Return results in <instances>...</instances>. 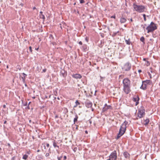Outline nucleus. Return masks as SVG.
I'll return each mask as SVG.
<instances>
[{
    "instance_id": "nucleus-47",
    "label": "nucleus",
    "mask_w": 160,
    "mask_h": 160,
    "mask_svg": "<svg viewBox=\"0 0 160 160\" xmlns=\"http://www.w3.org/2000/svg\"><path fill=\"white\" fill-rule=\"evenodd\" d=\"M44 148H45V146H44Z\"/></svg>"
},
{
    "instance_id": "nucleus-43",
    "label": "nucleus",
    "mask_w": 160,
    "mask_h": 160,
    "mask_svg": "<svg viewBox=\"0 0 160 160\" xmlns=\"http://www.w3.org/2000/svg\"><path fill=\"white\" fill-rule=\"evenodd\" d=\"M58 116H55V118H58Z\"/></svg>"
},
{
    "instance_id": "nucleus-26",
    "label": "nucleus",
    "mask_w": 160,
    "mask_h": 160,
    "mask_svg": "<svg viewBox=\"0 0 160 160\" xmlns=\"http://www.w3.org/2000/svg\"><path fill=\"white\" fill-rule=\"evenodd\" d=\"M49 156V154L48 153H46V155H45V156L46 157H48Z\"/></svg>"
},
{
    "instance_id": "nucleus-39",
    "label": "nucleus",
    "mask_w": 160,
    "mask_h": 160,
    "mask_svg": "<svg viewBox=\"0 0 160 160\" xmlns=\"http://www.w3.org/2000/svg\"><path fill=\"white\" fill-rule=\"evenodd\" d=\"M143 60L145 61L146 60V58H143Z\"/></svg>"
},
{
    "instance_id": "nucleus-25",
    "label": "nucleus",
    "mask_w": 160,
    "mask_h": 160,
    "mask_svg": "<svg viewBox=\"0 0 160 160\" xmlns=\"http://www.w3.org/2000/svg\"><path fill=\"white\" fill-rule=\"evenodd\" d=\"M143 17L144 18V20L145 21H146V15L145 14H143Z\"/></svg>"
},
{
    "instance_id": "nucleus-31",
    "label": "nucleus",
    "mask_w": 160,
    "mask_h": 160,
    "mask_svg": "<svg viewBox=\"0 0 160 160\" xmlns=\"http://www.w3.org/2000/svg\"><path fill=\"white\" fill-rule=\"evenodd\" d=\"M100 77L101 78V79H100V81H102V79H103L104 78L103 77H102L101 76H100Z\"/></svg>"
},
{
    "instance_id": "nucleus-27",
    "label": "nucleus",
    "mask_w": 160,
    "mask_h": 160,
    "mask_svg": "<svg viewBox=\"0 0 160 160\" xmlns=\"http://www.w3.org/2000/svg\"><path fill=\"white\" fill-rule=\"evenodd\" d=\"M46 70H47L46 69H43L42 72H45L46 71Z\"/></svg>"
},
{
    "instance_id": "nucleus-5",
    "label": "nucleus",
    "mask_w": 160,
    "mask_h": 160,
    "mask_svg": "<svg viewBox=\"0 0 160 160\" xmlns=\"http://www.w3.org/2000/svg\"><path fill=\"white\" fill-rule=\"evenodd\" d=\"M117 158V153L116 151H114L112 152L109 156V159L107 160H116Z\"/></svg>"
},
{
    "instance_id": "nucleus-12",
    "label": "nucleus",
    "mask_w": 160,
    "mask_h": 160,
    "mask_svg": "<svg viewBox=\"0 0 160 160\" xmlns=\"http://www.w3.org/2000/svg\"><path fill=\"white\" fill-rule=\"evenodd\" d=\"M146 84L145 82H143L142 85L141 87V88L144 90L146 89Z\"/></svg>"
},
{
    "instance_id": "nucleus-19",
    "label": "nucleus",
    "mask_w": 160,
    "mask_h": 160,
    "mask_svg": "<svg viewBox=\"0 0 160 160\" xmlns=\"http://www.w3.org/2000/svg\"><path fill=\"white\" fill-rule=\"evenodd\" d=\"M78 118V116L77 115H76L75 116V118L74 119V123H75V122H76L77 121Z\"/></svg>"
},
{
    "instance_id": "nucleus-51",
    "label": "nucleus",
    "mask_w": 160,
    "mask_h": 160,
    "mask_svg": "<svg viewBox=\"0 0 160 160\" xmlns=\"http://www.w3.org/2000/svg\"><path fill=\"white\" fill-rule=\"evenodd\" d=\"M7 68H8V66H7Z\"/></svg>"
},
{
    "instance_id": "nucleus-33",
    "label": "nucleus",
    "mask_w": 160,
    "mask_h": 160,
    "mask_svg": "<svg viewBox=\"0 0 160 160\" xmlns=\"http://www.w3.org/2000/svg\"><path fill=\"white\" fill-rule=\"evenodd\" d=\"M111 18H115V15L112 16L111 17Z\"/></svg>"
},
{
    "instance_id": "nucleus-24",
    "label": "nucleus",
    "mask_w": 160,
    "mask_h": 160,
    "mask_svg": "<svg viewBox=\"0 0 160 160\" xmlns=\"http://www.w3.org/2000/svg\"><path fill=\"white\" fill-rule=\"evenodd\" d=\"M80 3H82L84 2V0H79Z\"/></svg>"
},
{
    "instance_id": "nucleus-50",
    "label": "nucleus",
    "mask_w": 160,
    "mask_h": 160,
    "mask_svg": "<svg viewBox=\"0 0 160 160\" xmlns=\"http://www.w3.org/2000/svg\"><path fill=\"white\" fill-rule=\"evenodd\" d=\"M25 86H27V85L26 84H25Z\"/></svg>"
},
{
    "instance_id": "nucleus-8",
    "label": "nucleus",
    "mask_w": 160,
    "mask_h": 160,
    "mask_svg": "<svg viewBox=\"0 0 160 160\" xmlns=\"http://www.w3.org/2000/svg\"><path fill=\"white\" fill-rule=\"evenodd\" d=\"M139 98L137 96H135L133 98V100L136 102L135 105H137L138 103Z\"/></svg>"
},
{
    "instance_id": "nucleus-7",
    "label": "nucleus",
    "mask_w": 160,
    "mask_h": 160,
    "mask_svg": "<svg viewBox=\"0 0 160 160\" xmlns=\"http://www.w3.org/2000/svg\"><path fill=\"white\" fill-rule=\"evenodd\" d=\"M144 114V111L143 110H139L138 111V116L140 118H142Z\"/></svg>"
},
{
    "instance_id": "nucleus-10",
    "label": "nucleus",
    "mask_w": 160,
    "mask_h": 160,
    "mask_svg": "<svg viewBox=\"0 0 160 160\" xmlns=\"http://www.w3.org/2000/svg\"><path fill=\"white\" fill-rule=\"evenodd\" d=\"M72 76L73 78L76 79H80L82 78V76L80 74H73Z\"/></svg>"
},
{
    "instance_id": "nucleus-37",
    "label": "nucleus",
    "mask_w": 160,
    "mask_h": 160,
    "mask_svg": "<svg viewBox=\"0 0 160 160\" xmlns=\"http://www.w3.org/2000/svg\"><path fill=\"white\" fill-rule=\"evenodd\" d=\"M142 72V71H141V70H138V72L139 73H140V72Z\"/></svg>"
},
{
    "instance_id": "nucleus-4",
    "label": "nucleus",
    "mask_w": 160,
    "mask_h": 160,
    "mask_svg": "<svg viewBox=\"0 0 160 160\" xmlns=\"http://www.w3.org/2000/svg\"><path fill=\"white\" fill-rule=\"evenodd\" d=\"M133 8L136 11L139 12H143L145 9V7L144 6L138 5L135 4H133Z\"/></svg>"
},
{
    "instance_id": "nucleus-42",
    "label": "nucleus",
    "mask_w": 160,
    "mask_h": 160,
    "mask_svg": "<svg viewBox=\"0 0 160 160\" xmlns=\"http://www.w3.org/2000/svg\"><path fill=\"white\" fill-rule=\"evenodd\" d=\"M130 21H131V22H132V19H130Z\"/></svg>"
},
{
    "instance_id": "nucleus-13",
    "label": "nucleus",
    "mask_w": 160,
    "mask_h": 160,
    "mask_svg": "<svg viewBox=\"0 0 160 160\" xmlns=\"http://www.w3.org/2000/svg\"><path fill=\"white\" fill-rule=\"evenodd\" d=\"M126 21V19L123 17H122L120 19V22L121 23H124Z\"/></svg>"
},
{
    "instance_id": "nucleus-17",
    "label": "nucleus",
    "mask_w": 160,
    "mask_h": 160,
    "mask_svg": "<svg viewBox=\"0 0 160 160\" xmlns=\"http://www.w3.org/2000/svg\"><path fill=\"white\" fill-rule=\"evenodd\" d=\"M149 122V120L148 119H147L145 120V121H144L145 123H144V124L146 126L148 124Z\"/></svg>"
},
{
    "instance_id": "nucleus-16",
    "label": "nucleus",
    "mask_w": 160,
    "mask_h": 160,
    "mask_svg": "<svg viewBox=\"0 0 160 160\" xmlns=\"http://www.w3.org/2000/svg\"><path fill=\"white\" fill-rule=\"evenodd\" d=\"M61 74L64 77H65L66 75V74L65 73V71L63 70L61 71Z\"/></svg>"
},
{
    "instance_id": "nucleus-9",
    "label": "nucleus",
    "mask_w": 160,
    "mask_h": 160,
    "mask_svg": "<svg viewBox=\"0 0 160 160\" xmlns=\"http://www.w3.org/2000/svg\"><path fill=\"white\" fill-rule=\"evenodd\" d=\"M111 108L110 106H108L106 104L105 105V106L102 108L103 112H105L107 110L110 109Z\"/></svg>"
},
{
    "instance_id": "nucleus-20",
    "label": "nucleus",
    "mask_w": 160,
    "mask_h": 160,
    "mask_svg": "<svg viewBox=\"0 0 160 160\" xmlns=\"http://www.w3.org/2000/svg\"><path fill=\"white\" fill-rule=\"evenodd\" d=\"M53 146L54 148H56V147H58V148H59V146H57V143L56 142L54 141L53 142Z\"/></svg>"
},
{
    "instance_id": "nucleus-48",
    "label": "nucleus",
    "mask_w": 160,
    "mask_h": 160,
    "mask_svg": "<svg viewBox=\"0 0 160 160\" xmlns=\"http://www.w3.org/2000/svg\"><path fill=\"white\" fill-rule=\"evenodd\" d=\"M39 150H38L37 151H38V152H39Z\"/></svg>"
},
{
    "instance_id": "nucleus-32",
    "label": "nucleus",
    "mask_w": 160,
    "mask_h": 160,
    "mask_svg": "<svg viewBox=\"0 0 160 160\" xmlns=\"http://www.w3.org/2000/svg\"><path fill=\"white\" fill-rule=\"evenodd\" d=\"M76 105H77V104H79V103L78 102V101H76Z\"/></svg>"
},
{
    "instance_id": "nucleus-46",
    "label": "nucleus",
    "mask_w": 160,
    "mask_h": 160,
    "mask_svg": "<svg viewBox=\"0 0 160 160\" xmlns=\"http://www.w3.org/2000/svg\"><path fill=\"white\" fill-rule=\"evenodd\" d=\"M5 107V105H4L3 107Z\"/></svg>"
},
{
    "instance_id": "nucleus-15",
    "label": "nucleus",
    "mask_w": 160,
    "mask_h": 160,
    "mask_svg": "<svg viewBox=\"0 0 160 160\" xmlns=\"http://www.w3.org/2000/svg\"><path fill=\"white\" fill-rule=\"evenodd\" d=\"M86 106L88 108H90L92 107V103L91 102H87L86 103Z\"/></svg>"
},
{
    "instance_id": "nucleus-28",
    "label": "nucleus",
    "mask_w": 160,
    "mask_h": 160,
    "mask_svg": "<svg viewBox=\"0 0 160 160\" xmlns=\"http://www.w3.org/2000/svg\"><path fill=\"white\" fill-rule=\"evenodd\" d=\"M62 158V156L60 157H58V160H61V159Z\"/></svg>"
},
{
    "instance_id": "nucleus-34",
    "label": "nucleus",
    "mask_w": 160,
    "mask_h": 160,
    "mask_svg": "<svg viewBox=\"0 0 160 160\" xmlns=\"http://www.w3.org/2000/svg\"><path fill=\"white\" fill-rule=\"evenodd\" d=\"M66 158H67V157H66V156H64V157H63V159H64V160H66Z\"/></svg>"
},
{
    "instance_id": "nucleus-21",
    "label": "nucleus",
    "mask_w": 160,
    "mask_h": 160,
    "mask_svg": "<svg viewBox=\"0 0 160 160\" xmlns=\"http://www.w3.org/2000/svg\"><path fill=\"white\" fill-rule=\"evenodd\" d=\"M22 74L24 76V77H22V81L23 82H24L25 80V77L27 76V75L25 74L24 73H23Z\"/></svg>"
},
{
    "instance_id": "nucleus-49",
    "label": "nucleus",
    "mask_w": 160,
    "mask_h": 160,
    "mask_svg": "<svg viewBox=\"0 0 160 160\" xmlns=\"http://www.w3.org/2000/svg\"><path fill=\"white\" fill-rule=\"evenodd\" d=\"M38 48H37V49H36V50H38Z\"/></svg>"
},
{
    "instance_id": "nucleus-2",
    "label": "nucleus",
    "mask_w": 160,
    "mask_h": 160,
    "mask_svg": "<svg viewBox=\"0 0 160 160\" xmlns=\"http://www.w3.org/2000/svg\"><path fill=\"white\" fill-rule=\"evenodd\" d=\"M128 124V122L125 121L122 124L119 129V133L118 135V138H119L124 133L127 128L126 125Z\"/></svg>"
},
{
    "instance_id": "nucleus-44",
    "label": "nucleus",
    "mask_w": 160,
    "mask_h": 160,
    "mask_svg": "<svg viewBox=\"0 0 160 160\" xmlns=\"http://www.w3.org/2000/svg\"><path fill=\"white\" fill-rule=\"evenodd\" d=\"M6 121H4V123H6Z\"/></svg>"
},
{
    "instance_id": "nucleus-38",
    "label": "nucleus",
    "mask_w": 160,
    "mask_h": 160,
    "mask_svg": "<svg viewBox=\"0 0 160 160\" xmlns=\"http://www.w3.org/2000/svg\"><path fill=\"white\" fill-rule=\"evenodd\" d=\"M33 10L35 9H36V8L35 7H34L33 8Z\"/></svg>"
},
{
    "instance_id": "nucleus-40",
    "label": "nucleus",
    "mask_w": 160,
    "mask_h": 160,
    "mask_svg": "<svg viewBox=\"0 0 160 160\" xmlns=\"http://www.w3.org/2000/svg\"><path fill=\"white\" fill-rule=\"evenodd\" d=\"M85 39L87 42H88V39L87 38H86Z\"/></svg>"
},
{
    "instance_id": "nucleus-23",
    "label": "nucleus",
    "mask_w": 160,
    "mask_h": 160,
    "mask_svg": "<svg viewBox=\"0 0 160 160\" xmlns=\"http://www.w3.org/2000/svg\"><path fill=\"white\" fill-rule=\"evenodd\" d=\"M140 40L142 42H143L144 41V38L143 37H142L140 38Z\"/></svg>"
},
{
    "instance_id": "nucleus-29",
    "label": "nucleus",
    "mask_w": 160,
    "mask_h": 160,
    "mask_svg": "<svg viewBox=\"0 0 160 160\" xmlns=\"http://www.w3.org/2000/svg\"><path fill=\"white\" fill-rule=\"evenodd\" d=\"M147 64H146L147 66H148L150 64L149 62L148 61H147Z\"/></svg>"
},
{
    "instance_id": "nucleus-18",
    "label": "nucleus",
    "mask_w": 160,
    "mask_h": 160,
    "mask_svg": "<svg viewBox=\"0 0 160 160\" xmlns=\"http://www.w3.org/2000/svg\"><path fill=\"white\" fill-rule=\"evenodd\" d=\"M125 42L127 44L130 45V44L131 42L129 39H128V40H125Z\"/></svg>"
},
{
    "instance_id": "nucleus-41",
    "label": "nucleus",
    "mask_w": 160,
    "mask_h": 160,
    "mask_svg": "<svg viewBox=\"0 0 160 160\" xmlns=\"http://www.w3.org/2000/svg\"><path fill=\"white\" fill-rule=\"evenodd\" d=\"M85 132H86V133H88V131H85Z\"/></svg>"
},
{
    "instance_id": "nucleus-45",
    "label": "nucleus",
    "mask_w": 160,
    "mask_h": 160,
    "mask_svg": "<svg viewBox=\"0 0 160 160\" xmlns=\"http://www.w3.org/2000/svg\"><path fill=\"white\" fill-rule=\"evenodd\" d=\"M143 27V28L144 29V28H145V27H144V26H143V27Z\"/></svg>"
},
{
    "instance_id": "nucleus-3",
    "label": "nucleus",
    "mask_w": 160,
    "mask_h": 160,
    "mask_svg": "<svg viewBox=\"0 0 160 160\" xmlns=\"http://www.w3.org/2000/svg\"><path fill=\"white\" fill-rule=\"evenodd\" d=\"M157 28L156 24L153 22H151L150 24L147 27L146 29L148 30V33L152 32L156 30Z\"/></svg>"
},
{
    "instance_id": "nucleus-35",
    "label": "nucleus",
    "mask_w": 160,
    "mask_h": 160,
    "mask_svg": "<svg viewBox=\"0 0 160 160\" xmlns=\"http://www.w3.org/2000/svg\"><path fill=\"white\" fill-rule=\"evenodd\" d=\"M79 44L80 45H82V42L81 41H80L79 42Z\"/></svg>"
},
{
    "instance_id": "nucleus-36",
    "label": "nucleus",
    "mask_w": 160,
    "mask_h": 160,
    "mask_svg": "<svg viewBox=\"0 0 160 160\" xmlns=\"http://www.w3.org/2000/svg\"><path fill=\"white\" fill-rule=\"evenodd\" d=\"M46 146L48 147L49 146V144L48 143H47L46 144Z\"/></svg>"
},
{
    "instance_id": "nucleus-6",
    "label": "nucleus",
    "mask_w": 160,
    "mask_h": 160,
    "mask_svg": "<svg viewBox=\"0 0 160 160\" xmlns=\"http://www.w3.org/2000/svg\"><path fill=\"white\" fill-rule=\"evenodd\" d=\"M131 64L129 62H127L124 64L122 68L125 71H128L131 68Z\"/></svg>"
},
{
    "instance_id": "nucleus-11",
    "label": "nucleus",
    "mask_w": 160,
    "mask_h": 160,
    "mask_svg": "<svg viewBox=\"0 0 160 160\" xmlns=\"http://www.w3.org/2000/svg\"><path fill=\"white\" fill-rule=\"evenodd\" d=\"M123 155L126 158H128L130 157L129 154L127 152H125L123 153Z\"/></svg>"
},
{
    "instance_id": "nucleus-14",
    "label": "nucleus",
    "mask_w": 160,
    "mask_h": 160,
    "mask_svg": "<svg viewBox=\"0 0 160 160\" xmlns=\"http://www.w3.org/2000/svg\"><path fill=\"white\" fill-rule=\"evenodd\" d=\"M40 17L41 18L43 19H45V17L44 15L42 14V11H41L40 12Z\"/></svg>"
},
{
    "instance_id": "nucleus-22",
    "label": "nucleus",
    "mask_w": 160,
    "mask_h": 160,
    "mask_svg": "<svg viewBox=\"0 0 160 160\" xmlns=\"http://www.w3.org/2000/svg\"><path fill=\"white\" fill-rule=\"evenodd\" d=\"M28 157V156L26 154H25L23 156L22 158L25 160H26L27 158Z\"/></svg>"
},
{
    "instance_id": "nucleus-30",
    "label": "nucleus",
    "mask_w": 160,
    "mask_h": 160,
    "mask_svg": "<svg viewBox=\"0 0 160 160\" xmlns=\"http://www.w3.org/2000/svg\"><path fill=\"white\" fill-rule=\"evenodd\" d=\"M29 49L30 51L31 52H32V47H31V46L29 47Z\"/></svg>"
},
{
    "instance_id": "nucleus-1",
    "label": "nucleus",
    "mask_w": 160,
    "mask_h": 160,
    "mask_svg": "<svg viewBox=\"0 0 160 160\" xmlns=\"http://www.w3.org/2000/svg\"><path fill=\"white\" fill-rule=\"evenodd\" d=\"M124 86V90L125 92L128 94L130 92V82L128 78H125L123 81Z\"/></svg>"
}]
</instances>
